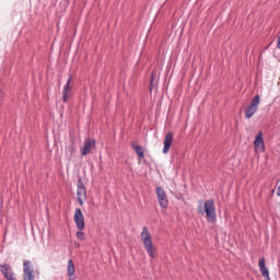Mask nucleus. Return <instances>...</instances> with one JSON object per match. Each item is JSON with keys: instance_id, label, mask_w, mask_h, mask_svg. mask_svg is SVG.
I'll use <instances>...</instances> for the list:
<instances>
[{"instance_id": "f257e3e1", "label": "nucleus", "mask_w": 280, "mask_h": 280, "mask_svg": "<svg viewBox=\"0 0 280 280\" xmlns=\"http://www.w3.org/2000/svg\"><path fill=\"white\" fill-rule=\"evenodd\" d=\"M199 206L197 207V213L199 215H205L206 213V220L210 224H215L218 222V214L215 212V201L213 199H209L203 203L202 207V201H199Z\"/></svg>"}, {"instance_id": "f03ea898", "label": "nucleus", "mask_w": 280, "mask_h": 280, "mask_svg": "<svg viewBox=\"0 0 280 280\" xmlns=\"http://www.w3.org/2000/svg\"><path fill=\"white\" fill-rule=\"evenodd\" d=\"M140 237L147 250V254L149 255V257H151V259H154V257H156V247L154 246V242L152 241V234L150 233L148 226L142 228Z\"/></svg>"}, {"instance_id": "7ed1b4c3", "label": "nucleus", "mask_w": 280, "mask_h": 280, "mask_svg": "<svg viewBox=\"0 0 280 280\" xmlns=\"http://www.w3.org/2000/svg\"><path fill=\"white\" fill-rule=\"evenodd\" d=\"M155 194L158 196V202L161 209H167V207H170V200H167V194H165V189H163L161 186H158L155 188Z\"/></svg>"}, {"instance_id": "20e7f679", "label": "nucleus", "mask_w": 280, "mask_h": 280, "mask_svg": "<svg viewBox=\"0 0 280 280\" xmlns=\"http://www.w3.org/2000/svg\"><path fill=\"white\" fill-rule=\"evenodd\" d=\"M257 108H259V95H256L252 100V103L245 108L246 119H250V117L257 113Z\"/></svg>"}, {"instance_id": "39448f33", "label": "nucleus", "mask_w": 280, "mask_h": 280, "mask_svg": "<svg viewBox=\"0 0 280 280\" xmlns=\"http://www.w3.org/2000/svg\"><path fill=\"white\" fill-rule=\"evenodd\" d=\"M77 197L80 207H82L86 200V186H84V183H82V177H80L78 180Z\"/></svg>"}, {"instance_id": "423d86ee", "label": "nucleus", "mask_w": 280, "mask_h": 280, "mask_svg": "<svg viewBox=\"0 0 280 280\" xmlns=\"http://www.w3.org/2000/svg\"><path fill=\"white\" fill-rule=\"evenodd\" d=\"M0 272L7 280H16V273L10 264H0Z\"/></svg>"}, {"instance_id": "0eeeda50", "label": "nucleus", "mask_w": 280, "mask_h": 280, "mask_svg": "<svg viewBox=\"0 0 280 280\" xmlns=\"http://www.w3.org/2000/svg\"><path fill=\"white\" fill-rule=\"evenodd\" d=\"M255 152H266V143L264 142V131H258L254 141Z\"/></svg>"}, {"instance_id": "6e6552de", "label": "nucleus", "mask_w": 280, "mask_h": 280, "mask_svg": "<svg viewBox=\"0 0 280 280\" xmlns=\"http://www.w3.org/2000/svg\"><path fill=\"white\" fill-rule=\"evenodd\" d=\"M23 279L24 280H34V267H32V261L24 260L23 261Z\"/></svg>"}, {"instance_id": "1a4fd4ad", "label": "nucleus", "mask_w": 280, "mask_h": 280, "mask_svg": "<svg viewBox=\"0 0 280 280\" xmlns=\"http://www.w3.org/2000/svg\"><path fill=\"white\" fill-rule=\"evenodd\" d=\"M93 148H95V140L91 138L85 139L83 148L81 149V155L86 156V154H91Z\"/></svg>"}, {"instance_id": "9d476101", "label": "nucleus", "mask_w": 280, "mask_h": 280, "mask_svg": "<svg viewBox=\"0 0 280 280\" xmlns=\"http://www.w3.org/2000/svg\"><path fill=\"white\" fill-rule=\"evenodd\" d=\"M74 222L79 231H84V214H82V209L80 208L74 210Z\"/></svg>"}, {"instance_id": "9b49d317", "label": "nucleus", "mask_w": 280, "mask_h": 280, "mask_svg": "<svg viewBox=\"0 0 280 280\" xmlns=\"http://www.w3.org/2000/svg\"><path fill=\"white\" fill-rule=\"evenodd\" d=\"M71 74H69L68 80L66 84L63 85L62 90V102L67 103L69 102V97H71Z\"/></svg>"}, {"instance_id": "f8f14e48", "label": "nucleus", "mask_w": 280, "mask_h": 280, "mask_svg": "<svg viewBox=\"0 0 280 280\" xmlns=\"http://www.w3.org/2000/svg\"><path fill=\"white\" fill-rule=\"evenodd\" d=\"M258 268L260 270L261 277H264L265 280H270V272L268 271V267H266V258L259 259Z\"/></svg>"}, {"instance_id": "ddd939ff", "label": "nucleus", "mask_w": 280, "mask_h": 280, "mask_svg": "<svg viewBox=\"0 0 280 280\" xmlns=\"http://www.w3.org/2000/svg\"><path fill=\"white\" fill-rule=\"evenodd\" d=\"M172 143H174V133L167 132L164 138L163 154H167L170 152V148H172Z\"/></svg>"}, {"instance_id": "4468645a", "label": "nucleus", "mask_w": 280, "mask_h": 280, "mask_svg": "<svg viewBox=\"0 0 280 280\" xmlns=\"http://www.w3.org/2000/svg\"><path fill=\"white\" fill-rule=\"evenodd\" d=\"M68 277L71 280H75V265H73V260H68V267H67Z\"/></svg>"}, {"instance_id": "2eb2a0df", "label": "nucleus", "mask_w": 280, "mask_h": 280, "mask_svg": "<svg viewBox=\"0 0 280 280\" xmlns=\"http://www.w3.org/2000/svg\"><path fill=\"white\" fill-rule=\"evenodd\" d=\"M66 154L69 159H73V154H75V143L71 142L66 147Z\"/></svg>"}, {"instance_id": "dca6fc26", "label": "nucleus", "mask_w": 280, "mask_h": 280, "mask_svg": "<svg viewBox=\"0 0 280 280\" xmlns=\"http://www.w3.org/2000/svg\"><path fill=\"white\" fill-rule=\"evenodd\" d=\"M136 154L139 156V159H143L145 156V149L141 147L140 144L138 145H132Z\"/></svg>"}, {"instance_id": "f3484780", "label": "nucleus", "mask_w": 280, "mask_h": 280, "mask_svg": "<svg viewBox=\"0 0 280 280\" xmlns=\"http://www.w3.org/2000/svg\"><path fill=\"white\" fill-rule=\"evenodd\" d=\"M77 237H78L81 242H84V240H86V236L84 235V232H82V230H80L79 232H77Z\"/></svg>"}, {"instance_id": "a211bd4d", "label": "nucleus", "mask_w": 280, "mask_h": 280, "mask_svg": "<svg viewBox=\"0 0 280 280\" xmlns=\"http://www.w3.org/2000/svg\"><path fill=\"white\" fill-rule=\"evenodd\" d=\"M150 86H151V91H152V86H154V74H151V84H150Z\"/></svg>"}]
</instances>
